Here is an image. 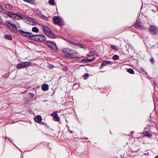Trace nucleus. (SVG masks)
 <instances>
[{
    "mask_svg": "<svg viewBox=\"0 0 158 158\" xmlns=\"http://www.w3.org/2000/svg\"><path fill=\"white\" fill-rule=\"evenodd\" d=\"M6 23L5 24L10 28V30L15 33H16L18 31L17 27L15 24H12L10 23L9 21H7Z\"/></svg>",
    "mask_w": 158,
    "mask_h": 158,
    "instance_id": "nucleus-4",
    "label": "nucleus"
},
{
    "mask_svg": "<svg viewBox=\"0 0 158 158\" xmlns=\"http://www.w3.org/2000/svg\"><path fill=\"white\" fill-rule=\"evenodd\" d=\"M42 19H44L45 20L48 21V18L46 16H44V15H42L41 18Z\"/></svg>",
    "mask_w": 158,
    "mask_h": 158,
    "instance_id": "nucleus-29",
    "label": "nucleus"
},
{
    "mask_svg": "<svg viewBox=\"0 0 158 158\" xmlns=\"http://www.w3.org/2000/svg\"><path fill=\"white\" fill-rule=\"evenodd\" d=\"M141 69L142 70V71H144V70H143V69H142H142Z\"/></svg>",
    "mask_w": 158,
    "mask_h": 158,
    "instance_id": "nucleus-43",
    "label": "nucleus"
},
{
    "mask_svg": "<svg viewBox=\"0 0 158 158\" xmlns=\"http://www.w3.org/2000/svg\"><path fill=\"white\" fill-rule=\"evenodd\" d=\"M42 28L48 37L51 39L55 38L56 35L48 27L44 25L42 26Z\"/></svg>",
    "mask_w": 158,
    "mask_h": 158,
    "instance_id": "nucleus-2",
    "label": "nucleus"
},
{
    "mask_svg": "<svg viewBox=\"0 0 158 158\" xmlns=\"http://www.w3.org/2000/svg\"><path fill=\"white\" fill-rule=\"evenodd\" d=\"M68 41L71 44L75 45H79L80 44V42L77 41L69 40Z\"/></svg>",
    "mask_w": 158,
    "mask_h": 158,
    "instance_id": "nucleus-19",
    "label": "nucleus"
},
{
    "mask_svg": "<svg viewBox=\"0 0 158 158\" xmlns=\"http://www.w3.org/2000/svg\"><path fill=\"white\" fill-rule=\"evenodd\" d=\"M89 76V74L88 73H85L84 75V78L85 79H87Z\"/></svg>",
    "mask_w": 158,
    "mask_h": 158,
    "instance_id": "nucleus-31",
    "label": "nucleus"
},
{
    "mask_svg": "<svg viewBox=\"0 0 158 158\" xmlns=\"http://www.w3.org/2000/svg\"><path fill=\"white\" fill-rule=\"evenodd\" d=\"M149 30L152 35H158V28L154 25L150 26Z\"/></svg>",
    "mask_w": 158,
    "mask_h": 158,
    "instance_id": "nucleus-8",
    "label": "nucleus"
},
{
    "mask_svg": "<svg viewBox=\"0 0 158 158\" xmlns=\"http://www.w3.org/2000/svg\"><path fill=\"white\" fill-rule=\"evenodd\" d=\"M31 64V62L28 61L21 62L18 64L17 68L20 69L26 67H29Z\"/></svg>",
    "mask_w": 158,
    "mask_h": 158,
    "instance_id": "nucleus-6",
    "label": "nucleus"
},
{
    "mask_svg": "<svg viewBox=\"0 0 158 158\" xmlns=\"http://www.w3.org/2000/svg\"><path fill=\"white\" fill-rule=\"evenodd\" d=\"M155 158H158V155L156 156L155 157Z\"/></svg>",
    "mask_w": 158,
    "mask_h": 158,
    "instance_id": "nucleus-42",
    "label": "nucleus"
},
{
    "mask_svg": "<svg viewBox=\"0 0 158 158\" xmlns=\"http://www.w3.org/2000/svg\"><path fill=\"white\" fill-rule=\"evenodd\" d=\"M24 18L26 22L28 24L34 25L36 23L35 19L32 18L25 16Z\"/></svg>",
    "mask_w": 158,
    "mask_h": 158,
    "instance_id": "nucleus-7",
    "label": "nucleus"
},
{
    "mask_svg": "<svg viewBox=\"0 0 158 158\" xmlns=\"http://www.w3.org/2000/svg\"><path fill=\"white\" fill-rule=\"evenodd\" d=\"M41 89L43 91H46L48 89L49 86L47 84H43L41 86Z\"/></svg>",
    "mask_w": 158,
    "mask_h": 158,
    "instance_id": "nucleus-18",
    "label": "nucleus"
},
{
    "mask_svg": "<svg viewBox=\"0 0 158 158\" xmlns=\"http://www.w3.org/2000/svg\"><path fill=\"white\" fill-rule=\"evenodd\" d=\"M8 15L11 18L15 20L19 19V17H16V14L11 11H8L7 13Z\"/></svg>",
    "mask_w": 158,
    "mask_h": 158,
    "instance_id": "nucleus-11",
    "label": "nucleus"
},
{
    "mask_svg": "<svg viewBox=\"0 0 158 158\" xmlns=\"http://www.w3.org/2000/svg\"><path fill=\"white\" fill-rule=\"evenodd\" d=\"M29 96H30V97L31 98H33L34 96H35V95L34 94H33V93H29Z\"/></svg>",
    "mask_w": 158,
    "mask_h": 158,
    "instance_id": "nucleus-33",
    "label": "nucleus"
},
{
    "mask_svg": "<svg viewBox=\"0 0 158 158\" xmlns=\"http://www.w3.org/2000/svg\"><path fill=\"white\" fill-rule=\"evenodd\" d=\"M39 123L41 125H43L44 126H46L47 125V124L44 122H40V123Z\"/></svg>",
    "mask_w": 158,
    "mask_h": 158,
    "instance_id": "nucleus-34",
    "label": "nucleus"
},
{
    "mask_svg": "<svg viewBox=\"0 0 158 158\" xmlns=\"http://www.w3.org/2000/svg\"><path fill=\"white\" fill-rule=\"evenodd\" d=\"M64 54V57L66 58L71 59L80 58V57L74 55V54H78L76 51L68 48H64L62 50Z\"/></svg>",
    "mask_w": 158,
    "mask_h": 158,
    "instance_id": "nucleus-1",
    "label": "nucleus"
},
{
    "mask_svg": "<svg viewBox=\"0 0 158 158\" xmlns=\"http://www.w3.org/2000/svg\"><path fill=\"white\" fill-rule=\"evenodd\" d=\"M48 3L50 5H54L55 4V1L54 0H49Z\"/></svg>",
    "mask_w": 158,
    "mask_h": 158,
    "instance_id": "nucleus-27",
    "label": "nucleus"
},
{
    "mask_svg": "<svg viewBox=\"0 0 158 158\" xmlns=\"http://www.w3.org/2000/svg\"><path fill=\"white\" fill-rule=\"evenodd\" d=\"M19 32L21 34L30 38L31 39L32 36L33 35V34L32 33L25 31L22 30H19Z\"/></svg>",
    "mask_w": 158,
    "mask_h": 158,
    "instance_id": "nucleus-9",
    "label": "nucleus"
},
{
    "mask_svg": "<svg viewBox=\"0 0 158 158\" xmlns=\"http://www.w3.org/2000/svg\"><path fill=\"white\" fill-rule=\"evenodd\" d=\"M142 134L143 135V137L146 136L148 137V138H152V135L149 132V131H145L143 132Z\"/></svg>",
    "mask_w": 158,
    "mask_h": 158,
    "instance_id": "nucleus-16",
    "label": "nucleus"
},
{
    "mask_svg": "<svg viewBox=\"0 0 158 158\" xmlns=\"http://www.w3.org/2000/svg\"><path fill=\"white\" fill-rule=\"evenodd\" d=\"M5 7L6 9L11 10L13 8V6L10 4H8L5 5Z\"/></svg>",
    "mask_w": 158,
    "mask_h": 158,
    "instance_id": "nucleus-22",
    "label": "nucleus"
},
{
    "mask_svg": "<svg viewBox=\"0 0 158 158\" xmlns=\"http://www.w3.org/2000/svg\"><path fill=\"white\" fill-rule=\"evenodd\" d=\"M111 48L113 50L115 51H117L118 50L117 48L115 45H111Z\"/></svg>",
    "mask_w": 158,
    "mask_h": 158,
    "instance_id": "nucleus-26",
    "label": "nucleus"
},
{
    "mask_svg": "<svg viewBox=\"0 0 158 158\" xmlns=\"http://www.w3.org/2000/svg\"><path fill=\"white\" fill-rule=\"evenodd\" d=\"M54 67V65L53 64H49L48 66V68L49 69L53 68Z\"/></svg>",
    "mask_w": 158,
    "mask_h": 158,
    "instance_id": "nucleus-30",
    "label": "nucleus"
},
{
    "mask_svg": "<svg viewBox=\"0 0 158 158\" xmlns=\"http://www.w3.org/2000/svg\"><path fill=\"white\" fill-rule=\"evenodd\" d=\"M141 23L139 20H137L135 24V28L138 29L142 28V26L141 25Z\"/></svg>",
    "mask_w": 158,
    "mask_h": 158,
    "instance_id": "nucleus-15",
    "label": "nucleus"
},
{
    "mask_svg": "<svg viewBox=\"0 0 158 158\" xmlns=\"http://www.w3.org/2000/svg\"><path fill=\"white\" fill-rule=\"evenodd\" d=\"M154 84L156 86V82H155V81L154 82Z\"/></svg>",
    "mask_w": 158,
    "mask_h": 158,
    "instance_id": "nucleus-41",
    "label": "nucleus"
},
{
    "mask_svg": "<svg viewBox=\"0 0 158 158\" xmlns=\"http://www.w3.org/2000/svg\"><path fill=\"white\" fill-rule=\"evenodd\" d=\"M31 40L39 42H44L46 40V38L43 35H33Z\"/></svg>",
    "mask_w": 158,
    "mask_h": 158,
    "instance_id": "nucleus-3",
    "label": "nucleus"
},
{
    "mask_svg": "<svg viewBox=\"0 0 158 158\" xmlns=\"http://www.w3.org/2000/svg\"><path fill=\"white\" fill-rule=\"evenodd\" d=\"M95 57H94L91 59H84L81 60V62L83 63L91 62L93 61L95 59Z\"/></svg>",
    "mask_w": 158,
    "mask_h": 158,
    "instance_id": "nucleus-12",
    "label": "nucleus"
},
{
    "mask_svg": "<svg viewBox=\"0 0 158 158\" xmlns=\"http://www.w3.org/2000/svg\"><path fill=\"white\" fill-rule=\"evenodd\" d=\"M25 16H23L21 14H19V13H16V17H19V19H24V17Z\"/></svg>",
    "mask_w": 158,
    "mask_h": 158,
    "instance_id": "nucleus-20",
    "label": "nucleus"
},
{
    "mask_svg": "<svg viewBox=\"0 0 158 158\" xmlns=\"http://www.w3.org/2000/svg\"><path fill=\"white\" fill-rule=\"evenodd\" d=\"M93 54L92 53H90V52H89L88 54H87V56H92V54Z\"/></svg>",
    "mask_w": 158,
    "mask_h": 158,
    "instance_id": "nucleus-40",
    "label": "nucleus"
},
{
    "mask_svg": "<svg viewBox=\"0 0 158 158\" xmlns=\"http://www.w3.org/2000/svg\"><path fill=\"white\" fill-rule=\"evenodd\" d=\"M127 71L129 73L131 74H134V70L131 68H129L127 69Z\"/></svg>",
    "mask_w": 158,
    "mask_h": 158,
    "instance_id": "nucleus-23",
    "label": "nucleus"
},
{
    "mask_svg": "<svg viewBox=\"0 0 158 158\" xmlns=\"http://www.w3.org/2000/svg\"><path fill=\"white\" fill-rule=\"evenodd\" d=\"M110 64H112L111 61L107 60L103 61L102 63L101 64L100 66L99 69H102L105 65Z\"/></svg>",
    "mask_w": 158,
    "mask_h": 158,
    "instance_id": "nucleus-13",
    "label": "nucleus"
},
{
    "mask_svg": "<svg viewBox=\"0 0 158 158\" xmlns=\"http://www.w3.org/2000/svg\"><path fill=\"white\" fill-rule=\"evenodd\" d=\"M78 46H79L81 48H83L85 50L86 49V48L84 47V45L83 44H81L80 43L79 45H78Z\"/></svg>",
    "mask_w": 158,
    "mask_h": 158,
    "instance_id": "nucleus-28",
    "label": "nucleus"
},
{
    "mask_svg": "<svg viewBox=\"0 0 158 158\" xmlns=\"http://www.w3.org/2000/svg\"><path fill=\"white\" fill-rule=\"evenodd\" d=\"M34 120L37 123H40L42 120V118L40 115H37L34 118Z\"/></svg>",
    "mask_w": 158,
    "mask_h": 158,
    "instance_id": "nucleus-17",
    "label": "nucleus"
},
{
    "mask_svg": "<svg viewBox=\"0 0 158 158\" xmlns=\"http://www.w3.org/2000/svg\"><path fill=\"white\" fill-rule=\"evenodd\" d=\"M32 31L33 32H39V30L37 27H34L32 28Z\"/></svg>",
    "mask_w": 158,
    "mask_h": 158,
    "instance_id": "nucleus-24",
    "label": "nucleus"
},
{
    "mask_svg": "<svg viewBox=\"0 0 158 158\" xmlns=\"http://www.w3.org/2000/svg\"><path fill=\"white\" fill-rule=\"evenodd\" d=\"M37 16L40 17L41 18L43 15L40 13H38L36 14Z\"/></svg>",
    "mask_w": 158,
    "mask_h": 158,
    "instance_id": "nucleus-37",
    "label": "nucleus"
},
{
    "mask_svg": "<svg viewBox=\"0 0 158 158\" xmlns=\"http://www.w3.org/2000/svg\"><path fill=\"white\" fill-rule=\"evenodd\" d=\"M4 38L6 40H12L13 39L12 36L9 35H4Z\"/></svg>",
    "mask_w": 158,
    "mask_h": 158,
    "instance_id": "nucleus-21",
    "label": "nucleus"
},
{
    "mask_svg": "<svg viewBox=\"0 0 158 158\" xmlns=\"http://www.w3.org/2000/svg\"><path fill=\"white\" fill-rule=\"evenodd\" d=\"M68 69L66 66H64L62 68V70L64 71H66L68 70Z\"/></svg>",
    "mask_w": 158,
    "mask_h": 158,
    "instance_id": "nucleus-32",
    "label": "nucleus"
},
{
    "mask_svg": "<svg viewBox=\"0 0 158 158\" xmlns=\"http://www.w3.org/2000/svg\"><path fill=\"white\" fill-rule=\"evenodd\" d=\"M3 22V20L1 18V16H0V24L2 23Z\"/></svg>",
    "mask_w": 158,
    "mask_h": 158,
    "instance_id": "nucleus-39",
    "label": "nucleus"
},
{
    "mask_svg": "<svg viewBox=\"0 0 158 158\" xmlns=\"http://www.w3.org/2000/svg\"><path fill=\"white\" fill-rule=\"evenodd\" d=\"M60 19L57 16L53 17V22L56 24H58L60 26H62L64 25L63 23L60 21Z\"/></svg>",
    "mask_w": 158,
    "mask_h": 158,
    "instance_id": "nucleus-10",
    "label": "nucleus"
},
{
    "mask_svg": "<svg viewBox=\"0 0 158 158\" xmlns=\"http://www.w3.org/2000/svg\"><path fill=\"white\" fill-rule=\"evenodd\" d=\"M46 44L54 51L57 52L58 49L55 43L51 41H48L46 42Z\"/></svg>",
    "mask_w": 158,
    "mask_h": 158,
    "instance_id": "nucleus-5",
    "label": "nucleus"
},
{
    "mask_svg": "<svg viewBox=\"0 0 158 158\" xmlns=\"http://www.w3.org/2000/svg\"><path fill=\"white\" fill-rule=\"evenodd\" d=\"M119 58L118 56L117 55H114L113 56V59L114 60H116Z\"/></svg>",
    "mask_w": 158,
    "mask_h": 158,
    "instance_id": "nucleus-25",
    "label": "nucleus"
},
{
    "mask_svg": "<svg viewBox=\"0 0 158 158\" xmlns=\"http://www.w3.org/2000/svg\"><path fill=\"white\" fill-rule=\"evenodd\" d=\"M150 62L152 63L153 64L154 63V60L153 57H152L150 60Z\"/></svg>",
    "mask_w": 158,
    "mask_h": 158,
    "instance_id": "nucleus-35",
    "label": "nucleus"
},
{
    "mask_svg": "<svg viewBox=\"0 0 158 158\" xmlns=\"http://www.w3.org/2000/svg\"><path fill=\"white\" fill-rule=\"evenodd\" d=\"M52 116L53 117L55 121L59 122L60 120V117L58 116L57 113L56 112H54L52 114Z\"/></svg>",
    "mask_w": 158,
    "mask_h": 158,
    "instance_id": "nucleus-14",
    "label": "nucleus"
},
{
    "mask_svg": "<svg viewBox=\"0 0 158 158\" xmlns=\"http://www.w3.org/2000/svg\"><path fill=\"white\" fill-rule=\"evenodd\" d=\"M3 10V8L2 6L0 5V12L2 11Z\"/></svg>",
    "mask_w": 158,
    "mask_h": 158,
    "instance_id": "nucleus-38",
    "label": "nucleus"
},
{
    "mask_svg": "<svg viewBox=\"0 0 158 158\" xmlns=\"http://www.w3.org/2000/svg\"><path fill=\"white\" fill-rule=\"evenodd\" d=\"M66 127H68V131H69L70 133H73V131L71 130L70 129H69V127H68L67 125H66Z\"/></svg>",
    "mask_w": 158,
    "mask_h": 158,
    "instance_id": "nucleus-36",
    "label": "nucleus"
}]
</instances>
